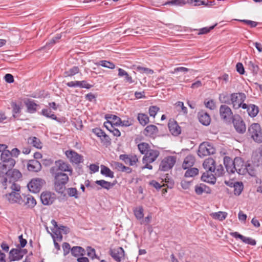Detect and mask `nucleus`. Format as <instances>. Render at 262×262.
Listing matches in <instances>:
<instances>
[{"mask_svg":"<svg viewBox=\"0 0 262 262\" xmlns=\"http://www.w3.org/2000/svg\"><path fill=\"white\" fill-rule=\"evenodd\" d=\"M138 148L142 155H145L151 148L149 145L145 142H142L138 145Z\"/></svg>","mask_w":262,"mask_h":262,"instance_id":"obj_41","label":"nucleus"},{"mask_svg":"<svg viewBox=\"0 0 262 262\" xmlns=\"http://www.w3.org/2000/svg\"><path fill=\"white\" fill-rule=\"evenodd\" d=\"M236 71L240 74L243 75L245 73V70L243 64L241 62H238L236 66Z\"/></svg>","mask_w":262,"mask_h":262,"instance_id":"obj_64","label":"nucleus"},{"mask_svg":"<svg viewBox=\"0 0 262 262\" xmlns=\"http://www.w3.org/2000/svg\"><path fill=\"white\" fill-rule=\"evenodd\" d=\"M220 114L222 119L228 120L230 119L233 116L231 108L226 105H221L220 108Z\"/></svg>","mask_w":262,"mask_h":262,"instance_id":"obj_19","label":"nucleus"},{"mask_svg":"<svg viewBox=\"0 0 262 262\" xmlns=\"http://www.w3.org/2000/svg\"><path fill=\"white\" fill-rule=\"evenodd\" d=\"M11 106L12 107L13 116L14 117H16L20 113V105L17 104L16 102H12Z\"/></svg>","mask_w":262,"mask_h":262,"instance_id":"obj_50","label":"nucleus"},{"mask_svg":"<svg viewBox=\"0 0 262 262\" xmlns=\"http://www.w3.org/2000/svg\"><path fill=\"white\" fill-rule=\"evenodd\" d=\"M144 209L142 206H139L133 209L134 214L137 220H141L144 217Z\"/></svg>","mask_w":262,"mask_h":262,"instance_id":"obj_43","label":"nucleus"},{"mask_svg":"<svg viewBox=\"0 0 262 262\" xmlns=\"http://www.w3.org/2000/svg\"><path fill=\"white\" fill-rule=\"evenodd\" d=\"M25 105L27 107V112L30 114H33L36 112L38 104L35 103L34 100H28L25 102Z\"/></svg>","mask_w":262,"mask_h":262,"instance_id":"obj_31","label":"nucleus"},{"mask_svg":"<svg viewBox=\"0 0 262 262\" xmlns=\"http://www.w3.org/2000/svg\"><path fill=\"white\" fill-rule=\"evenodd\" d=\"M96 64L97 66H101L110 69H114L115 68V65L113 62L105 60H100Z\"/></svg>","mask_w":262,"mask_h":262,"instance_id":"obj_47","label":"nucleus"},{"mask_svg":"<svg viewBox=\"0 0 262 262\" xmlns=\"http://www.w3.org/2000/svg\"><path fill=\"white\" fill-rule=\"evenodd\" d=\"M137 119L139 123L142 126H145L149 122V117L147 115L143 113H139L138 114Z\"/></svg>","mask_w":262,"mask_h":262,"instance_id":"obj_37","label":"nucleus"},{"mask_svg":"<svg viewBox=\"0 0 262 262\" xmlns=\"http://www.w3.org/2000/svg\"><path fill=\"white\" fill-rule=\"evenodd\" d=\"M28 142L36 148L41 149L42 148V143L38 138L35 137H29L28 139Z\"/></svg>","mask_w":262,"mask_h":262,"instance_id":"obj_34","label":"nucleus"},{"mask_svg":"<svg viewBox=\"0 0 262 262\" xmlns=\"http://www.w3.org/2000/svg\"><path fill=\"white\" fill-rule=\"evenodd\" d=\"M236 20L242 22L247 25H249L251 28H255L257 25V23L254 21L248 19H236Z\"/></svg>","mask_w":262,"mask_h":262,"instance_id":"obj_56","label":"nucleus"},{"mask_svg":"<svg viewBox=\"0 0 262 262\" xmlns=\"http://www.w3.org/2000/svg\"><path fill=\"white\" fill-rule=\"evenodd\" d=\"M247 64L249 69L253 73V74H257L259 70L258 66L255 63L254 61H249L247 62Z\"/></svg>","mask_w":262,"mask_h":262,"instance_id":"obj_44","label":"nucleus"},{"mask_svg":"<svg viewBox=\"0 0 262 262\" xmlns=\"http://www.w3.org/2000/svg\"><path fill=\"white\" fill-rule=\"evenodd\" d=\"M92 132L95 134L98 137L102 138L104 132L100 128H95L92 129Z\"/></svg>","mask_w":262,"mask_h":262,"instance_id":"obj_61","label":"nucleus"},{"mask_svg":"<svg viewBox=\"0 0 262 262\" xmlns=\"http://www.w3.org/2000/svg\"><path fill=\"white\" fill-rule=\"evenodd\" d=\"M67 157L70 162L76 165L83 162V157L73 150H68L65 152Z\"/></svg>","mask_w":262,"mask_h":262,"instance_id":"obj_13","label":"nucleus"},{"mask_svg":"<svg viewBox=\"0 0 262 262\" xmlns=\"http://www.w3.org/2000/svg\"><path fill=\"white\" fill-rule=\"evenodd\" d=\"M1 160L2 163L7 164L9 167H13L15 164V160L11 157V154L9 150L2 151L1 155Z\"/></svg>","mask_w":262,"mask_h":262,"instance_id":"obj_15","label":"nucleus"},{"mask_svg":"<svg viewBox=\"0 0 262 262\" xmlns=\"http://www.w3.org/2000/svg\"><path fill=\"white\" fill-rule=\"evenodd\" d=\"M230 103L232 104L233 107L238 109L241 107V104L244 102L246 98V95L244 93H232L230 96Z\"/></svg>","mask_w":262,"mask_h":262,"instance_id":"obj_9","label":"nucleus"},{"mask_svg":"<svg viewBox=\"0 0 262 262\" xmlns=\"http://www.w3.org/2000/svg\"><path fill=\"white\" fill-rule=\"evenodd\" d=\"M101 173L106 177L111 178H113L114 177V172L112 171L108 167L103 165H101Z\"/></svg>","mask_w":262,"mask_h":262,"instance_id":"obj_38","label":"nucleus"},{"mask_svg":"<svg viewBox=\"0 0 262 262\" xmlns=\"http://www.w3.org/2000/svg\"><path fill=\"white\" fill-rule=\"evenodd\" d=\"M8 188H10L11 192L5 194L3 197L11 204L22 205L24 202V200L20 194V186L17 184H12L10 186H8Z\"/></svg>","mask_w":262,"mask_h":262,"instance_id":"obj_2","label":"nucleus"},{"mask_svg":"<svg viewBox=\"0 0 262 262\" xmlns=\"http://www.w3.org/2000/svg\"><path fill=\"white\" fill-rule=\"evenodd\" d=\"M56 199V196L55 194L51 192H43L40 195L41 201L45 205H49L52 204Z\"/></svg>","mask_w":262,"mask_h":262,"instance_id":"obj_16","label":"nucleus"},{"mask_svg":"<svg viewBox=\"0 0 262 262\" xmlns=\"http://www.w3.org/2000/svg\"><path fill=\"white\" fill-rule=\"evenodd\" d=\"M20 249H12L9 253L8 260L9 262L18 261L21 259L24 255V253Z\"/></svg>","mask_w":262,"mask_h":262,"instance_id":"obj_17","label":"nucleus"},{"mask_svg":"<svg viewBox=\"0 0 262 262\" xmlns=\"http://www.w3.org/2000/svg\"><path fill=\"white\" fill-rule=\"evenodd\" d=\"M114 124L110 120L107 121L104 123V126L106 128L111 132V130H113L115 128L114 126Z\"/></svg>","mask_w":262,"mask_h":262,"instance_id":"obj_62","label":"nucleus"},{"mask_svg":"<svg viewBox=\"0 0 262 262\" xmlns=\"http://www.w3.org/2000/svg\"><path fill=\"white\" fill-rule=\"evenodd\" d=\"M168 126L169 132L172 135L177 136L181 134V127L174 119H170L169 120Z\"/></svg>","mask_w":262,"mask_h":262,"instance_id":"obj_20","label":"nucleus"},{"mask_svg":"<svg viewBox=\"0 0 262 262\" xmlns=\"http://www.w3.org/2000/svg\"><path fill=\"white\" fill-rule=\"evenodd\" d=\"M68 195L71 197H74L75 199H78V192L76 188H69L67 190Z\"/></svg>","mask_w":262,"mask_h":262,"instance_id":"obj_53","label":"nucleus"},{"mask_svg":"<svg viewBox=\"0 0 262 262\" xmlns=\"http://www.w3.org/2000/svg\"><path fill=\"white\" fill-rule=\"evenodd\" d=\"M204 104L206 107L209 108L211 110H213L216 107L215 102L212 99L208 100L207 102L206 101H205Z\"/></svg>","mask_w":262,"mask_h":262,"instance_id":"obj_58","label":"nucleus"},{"mask_svg":"<svg viewBox=\"0 0 262 262\" xmlns=\"http://www.w3.org/2000/svg\"><path fill=\"white\" fill-rule=\"evenodd\" d=\"M79 72V68L77 66H74L70 69L68 71L64 72L65 77H72Z\"/></svg>","mask_w":262,"mask_h":262,"instance_id":"obj_46","label":"nucleus"},{"mask_svg":"<svg viewBox=\"0 0 262 262\" xmlns=\"http://www.w3.org/2000/svg\"><path fill=\"white\" fill-rule=\"evenodd\" d=\"M21 173L18 170L16 169L9 170L7 177L1 181L4 188L6 189L12 184H16L15 182L21 178Z\"/></svg>","mask_w":262,"mask_h":262,"instance_id":"obj_4","label":"nucleus"},{"mask_svg":"<svg viewBox=\"0 0 262 262\" xmlns=\"http://www.w3.org/2000/svg\"><path fill=\"white\" fill-rule=\"evenodd\" d=\"M27 168L29 171L32 172H38L41 169V165L36 160H30L27 164Z\"/></svg>","mask_w":262,"mask_h":262,"instance_id":"obj_23","label":"nucleus"},{"mask_svg":"<svg viewBox=\"0 0 262 262\" xmlns=\"http://www.w3.org/2000/svg\"><path fill=\"white\" fill-rule=\"evenodd\" d=\"M233 173L236 171L239 174L244 175L247 171V165L241 157H235L233 167Z\"/></svg>","mask_w":262,"mask_h":262,"instance_id":"obj_10","label":"nucleus"},{"mask_svg":"<svg viewBox=\"0 0 262 262\" xmlns=\"http://www.w3.org/2000/svg\"><path fill=\"white\" fill-rule=\"evenodd\" d=\"M233 188L234 194L239 195L243 190L244 186L242 182H236L234 184Z\"/></svg>","mask_w":262,"mask_h":262,"instance_id":"obj_48","label":"nucleus"},{"mask_svg":"<svg viewBox=\"0 0 262 262\" xmlns=\"http://www.w3.org/2000/svg\"><path fill=\"white\" fill-rule=\"evenodd\" d=\"M51 168H55L56 171H62L70 174V176H72L73 174V169L70 164L62 160L56 161L55 166Z\"/></svg>","mask_w":262,"mask_h":262,"instance_id":"obj_7","label":"nucleus"},{"mask_svg":"<svg viewBox=\"0 0 262 262\" xmlns=\"http://www.w3.org/2000/svg\"><path fill=\"white\" fill-rule=\"evenodd\" d=\"M230 235L235 238H239L243 243L245 244L252 246H254L256 245V243L255 239H252L251 237L243 236L237 232H231Z\"/></svg>","mask_w":262,"mask_h":262,"instance_id":"obj_21","label":"nucleus"},{"mask_svg":"<svg viewBox=\"0 0 262 262\" xmlns=\"http://www.w3.org/2000/svg\"><path fill=\"white\" fill-rule=\"evenodd\" d=\"M72 254L74 256L83 255L85 252L84 249L81 247L74 246L71 249Z\"/></svg>","mask_w":262,"mask_h":262,"instance_id":"obj_39","label":"nucleus"},{"mask_svg":"<svg viewBox=\"0 0 262 262\" xmlns=\"http://www.w3.org/2000/svg\"><path fill=\"white\" fill-rule=\"evenodd\" d=\"M55 168H50V172L54 178V186L58 193H62L66 185L69 181L70 174L62 171H57Z\"/></svg>","mask_w":262,"mask_h":262,"instance_id":"obj_1","label":"nucleus"},{"mask_svg":"<svg viewBox=\"0 0 262 262\" xmlns=\"http://www.w3.org/2000/svg\"><path fill=\"white\" fill-rule=\"evenodd\" d=\"M215 26L216 25H213L209 27H204L200 29L199 30V34H204L208 33L210 31V30H212Z\"/></svg>","mask_w":262,"mask_h":262,"instance_id":"obj_60","label":"nucleus"},{"mask_svg":"<svg viewBox=\"0 0 262 262\" xmlns=\"http://www.w3.org/2000/svg\"><path fill=\"white\" fill-rule=\"evenodd\" d=\"M219 100L221 102L227 104H230V99H229L228 94H220Z\"/></svg>","mask_w":262,"mask_h":262,"instance_id":"obj_57","label":"nucleus"},{"mask_svg":"<svg viewBox=\"0 0 262 262\" xmlns=\"http://www.w3.org/2000/svg\"><path fill=\"white\" fill-rule=\"evenodd\" d=\"M224 164L228 172L233 173V167L234 165V160L229 157L226 156L224 158Z\"/></svg>","mask_w":262,"mask_h":262,"instance_id":"obj_30","label":"nucleus"},{"mask_svg":"<svg viewBox=\"0 0 262 262\" xmlns=\"http://www.w3.org/2000/svg\"><path fill=\"white\" fill-rule=\"evenodd\" d=\"M158 128L155 125H147L144 129L145 135L150 137H154L158 133Z\"/></svg>","mask_w":262,"mask_h":262,"instance_id":"obj_29","label":"nucleus"},{"mask_svg":"<svg viewBox=\"0 0 262 262\" xmlns=\"http://www.w3.org/2000/svg\"><path fill=\"white\" fill-rule=\"evenodd\" d=\"M175 105L176 107L179 108V109H178V111H181L184 114H187V108L186 107L184 106L183 102L178 101L176 103Z\"/></svg>","mask_w":262,"mask_h":262,"instance_id":"obj_54","label":"nucleus"},{"mask_svg":"<svg viewBox=\"0 0 262 262\" xmlns=\"http://www.w3.org/2000/svg\"><path fill=\"white\" fill-rule=\"evenodd\" d=\"M62 248L64 252V255H66L68 254L71 250V247L69 243H64L62 245Z\"/></svg>","mask_w":262,"mask_h":262,"instance_id":"obj_63","label":"nucleus"},{"mask_svg":"<svg viewBox=\"0 0 262 262\" xmlns=\"http://www.w3.org/2000/svg\"><path fill=\"white\" fill-rule=\"evenodd\" d=\"M110 254L117 262L125 259V251L121 247H117L110 250Z\"/></svg>","mask_w":262,"mask_h":262,"instance_id":"obj_12","label":"nucleus"},{"mask_svg":"<svg viewBox=\"0 0 262 262\" xmlns=\"http://www.w3.org/2000/svg\"><path fill=\"white\" fill-rule=\"evenodd\" d=\"M215 152V149L211 144L208 142H203L199 146L198 155L200 157L202 158L214 154Z\"/></svg>","mask_w":262,"mask_h":262,"instance_id":"obj_6","label":"nucleus"},{"mask_svg":"<svg viewBox=\"0 0 262 262\" xmlns=\"http://www.w3.org/2000/svg\"><path fill=\"white\" fill-rule=\"evenodd\" d=\"M215 161L212 158H209L204 161L203 166L207 171L212 172L215 169Z\"/></svg>","mask_w":262,"mask_h":262,"instance_id":"obj_26","label":"nucleus"},{"mask_svg":"<svg viewBox=\"0 0 262 262\" xmlns=\"http://www.w3.org/2000/svg\"><path fill=\"white\" fill-rule=\"evenodd\" d=\"M13 167H9L7 164L0 163V177L3 178L5 175L7 176L9 170Z\"/></svg>","mask_w":262,"mask_h":262,"instance_id":"obj_45","label":"nucleus"},{"mask_svg":"<svg viewBox=\"0 0 262 262\" xmlns=\"http://www.w3.org/2000/svg\"><path fill=\"white\" fill-rule=\"evenodd\" d=\"M195 193L198 195H201L205 192L207 194L211 193V189L204 184H200L195 186L194 188Z\"/></svg>","mask_w":262,"mask_h":262,"instance_id":"obj_25","label":"nucleus"},{"mask_svg":"<svg viewBox=\"0 0 262 262\" xmlns=\"http://www.w3.org/2000/svg\"><path fill=\"white\" fill-rule=\"evenodd\" d=\"M228 213L224 211H218L212 213L210 215L215 220L223 221L227 217Z\"/></svg>","mask_w":262,"mask_h":262,"instance_id":"obj_35","label":"nucleus"},{"mask_svg":"<svg viewBox=\"0 0 262 262\" xmlns=\"http://www.w3.org/2000/svg\"><path fill=\"white\" fill-rule=\"evenodd\" d=\"M201 180L205 182L211 184H214L216 182L215 177L212 173V172L209 171H206V172L203 173L201 177Z\"/></svg>","mask_w":262,"mask_h":262,"instance_id":"obj_27","label":"nucleus"},{"mask_svg":"<svg viewBox=\"0 0 262 262\" xmlns=\"http://www.w3.org/2000/svg\"><path fill=\"white\" fill-rule=\"evenodd\" d=\"M176 157L169 156L165 157L161 162L159 165V170L167 171L171 169L176 162Z\"/></svg>","mask_w":262,"mask_h":262,"instance_id":"obj_8","label":"nucleus"},{"mask_svg":"<svg viewBox=\"0 0 262 262\" xmlns=\"http://www.w3.org/2000/svg\"><path fill=\"white\" fill-rule=\"evenodd\" d=\"M135 120L133 118H130L128 116H125L124 119L122 121V126L128 127L134 124Z\"/></svg>","mask_w":262,"mask_h":262,"instance_id":"obj_51","label":"nucleus"},{"mask_svg":"<svg viewBox=\"0 0 262 262\" xmlns=\"http://www.w3.org/2000/svg\"><path fill=\"white\" fill-rule=\"evenodd\" d=\"M185 173V177H193L199 173V169L196 168H187Z\"/></svg>","mask_w":262,"mask_h":262,"instance_id":"obj_49","label":"nucleus"},{"mask_svg":"<svg viewBox=\"0 0 262 262\" xmlns=\"http://www.w3.org/2000/svg\"><path fill=\"white\" fill-rule=\"evenodd\" d=\"M232 123L237 133L243 134L246 132V126L245 123L239 116H235L233 118Z\"/></svg>","mask_w":262,"mask_h":262,"instance_id":"obj_14","label":"nucleus"},{"mask_svg":"<svg viewBox=\"0 0 262 262\" xmlns=\"http://www.w3.org/2000/svg\"><path fill=\"white\" fill-rule=\"evenodd\" d=\"M67 85L70 88L73 87H79L81 88H85L90 89L92 87V85L88 83L86 81H72L66 83Z\"/></svg>","mask_w":262,"mask_h":262,"instance_id":"obj_22","label":"nucleus"},{"mask_svg":"<svg viewBox=\"0 0 262 262\" xmlns=\"http://www.w3.org/2000/svg\"><path fill=\"white\" fill-rule=\"evenodd\" d=\"M198 118L199 121L204 125L207 126L210 124L211 118L206 112L202 111L199 113Z\"/></svg>","mask_w":262,"mask_h":262,"instance_id":"obj_24","label":"nucleus"},{"mask_svg":"<svg viewBox=\"0 0 262 262\" xmlns=\"http://www.w3.org/2000/svg\"><path fill=\"white\" fill-rule=\"evenodd\" d=\"M224 168L222 165H219L216 167L215 166L214 170L212 171V172L214 173V174L217 177H220L224 173Z\"/></svg>","mask_w":262,"mask_h":262,"instance_id":"obj_55","label":"nucleus"},{"mask_svg":"<svg viewBox=\"0 0 262 262\" xmlns=\"http://www.w3.org/2000/svg\"><path fill=\"white\" fill-rule=\"evenodd\" d=\"M26 200H24V205H27L28 208H33L36 204L35 198L30 195L26 196Z\"/></svg>","mask_w":262,"mask_h":262,"instance_id":"obj_36","label":"nucleus"},{"mask_svg":"<svg viewBox=\"0 0 262 262\" xmlns=\"http://www.w3.org/2000/svg\"><path fill=\"white\" fill-rule=\"evenodd\" d=\"M159 110V108L157 106H151L149 108V114L150 116L155 117Z\"/></svg>","mask_w":262,"mask_h":262,"instance_id":"obj_59","label":"nucleus"},{"mask_svg":"<svg viewBox=\"0 0 262 262\" xmlns=\"http://www.w3.org/2000/svg\"><path fill=\"white\" fill-rule=\"evenodd\" d=\"M165 4L182 6L186 4V2L185 0H171L166 2Z\"/></svg>","mask_w":262,"mask_h":262,"instance_id":"obj_52","label":"nucleus"},{"mask_svg":"<svg viewBox=\"0 0 262 262\" xmlns=\"http://www.w3.org/2000/svg\"><path fill=\"white\" fill-rule=\"evenodd\" d=\"M45 183V181L41 179H33L28 184L27 186L30 192L36 193L40 191Z\"/></svg>","mask_w":262,"mask_h":262,"instance_id":"obj_11","label":"nucleus"},{"mask_svg":"<svg viewBox=\"0 0 262 262\" xmlns=\"http://www.w3.org/2000/svg\"><path fill=\"white\" fill-rule=\"evenodd\" d=\"M95 183L96 184L100 185L101 187V188L106 189L107 190H109L114 185L113 183L106 181L103 180H97L95 182Z\"/></svg>","mask_w":262,"mask_h":262,"instance_id":"obj_42","label":"nucleus"},{"mask_svg":"<svg viewBox=\"0 0 262 262\" xmlns=\"http://www.w3.org/2000/svg\"><path fill=\"white\" fill-rule=\"evenodd\" d=\"M195 161V158L191 155H188L185 159L182 164V167L184 169H187L192 167Z\"/></svg>","mask_w":262,"mask_h":262,"instance_id":"obj_28","label":"nucleus"},{"mask_svg":"<svg viewBox=\"0 0 262 262\" xmlns=\"http://www.w3.org/2000/svg\"><path fill=\"white\" fill-rule=\"evenodd\" d=\"M247 112L250 117H254L259 112L258 107L254 104H250L248 105Z\"/></svg>","mask_w":262,"mask_h":262,"instance_id":"obj_40","label":"nucleus"},{"mask_svg":"<svg viewBox=\"0 0 262 262\" xmlns=\"http://www.w3.org/2000/svg\"><path fill=\"white\" fill-rule=\"evenodd\" d=\"M159 154L160 152L158 150L151 149L148 150L143 157L142 161L145 165L142 167V169H152V166L149 164L155 161Z\"/></svg>","mask_w":262,"mask_h":262,"instance_id":"obj_5","label":"nucleus"},{"mask_svg":"<svg viewBox=\"0 0 262 262\" xmlns=\"http://www.w3.org/2000/svg\"><path fill=\"white\" fill-rule=\"evenodd\" d=\"M41 114L47 118L56 120L59 122H61L60 118H58L55 115L52 113V111L50 108H43L42 110Z\"/></svg>","mask_w":262,"mask_h":262,"instance_id":"obj_32","label":"nucleus"},{"mask_svg":"<svg viewBox=\"0 0 262 262\" xmlns=\"http://www.w3.org/2000/svg\"><path fill=\"white\" fill-rule=\"evenodd\" d=\"M119 159L124 161L125 164L132 166H137V163L139 161L136 155L122 154L119 156Z\"/></svg>","mask_w":262,"mask_h":262,"instance_id":"obj_18","label":"nucleus"},{"mask_svg":"<svg viewBox=\"0 0 262 262\" xmlns=\"http://www.w3.org/2000/svg\"><path fill=\"white\" fill-rule=\"evenodd\" d=\"M118 70V76L119 77H122L124 76L125 77L124 80L130 84L133 83L134 82V80L133 79L132 77L130 76H129L127 72L125 71L124 70L121 68H119Z\"/></svg>","mask_w":262,"mask_h":262,"instance_id":"obj_33","label":"nucleus"},{"mask_svg":"<svg viewBox=\"0 0 262 262\" xmlns=\"http://www.w3.org/2000/svg\"><path fill=\"white\" fill-rule=\"evenodd\" d=\"M247 134L254 142L262 143V128L258 123L251 124L248 128Z\"/></svg>","mask_w":262,"mask_h":262,"instance_id":"obj_3","label":"nucleus"}]
</instances>
